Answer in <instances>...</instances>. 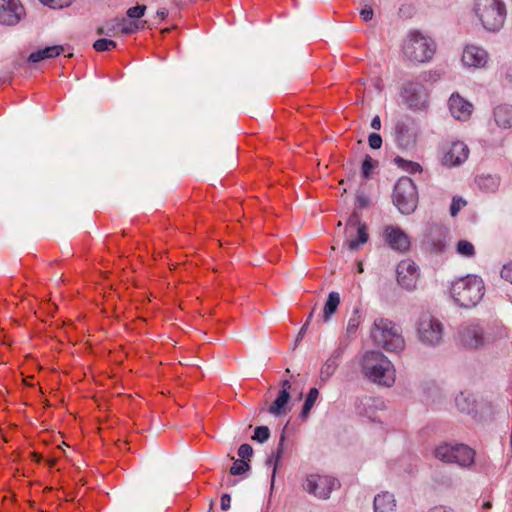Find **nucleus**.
<instances>
[{"instance_id": "52", "label": "nucleus", "mask_w": 512, "mask_h": 512, "mask_svg": "<svg viewBox=\"0 0 512 512\" xmlns=\"http://www.w3.org/2000/svg\"><path fill=\"white\" fill-rule=\"evenodd\" d=\"M357 202L361 207H365L369 203V199L364 195H358L357 196Z\"/></svg>"}, {"instance_id": "36", "label": "nucleus", "mask_w": 512, "mask_h": 512, "mask_svg": "<svg viewBox=\"0 0 512 512\" xmlns=\"http://www.w3.org/2000/svg\"><path fill=\"white\" fill-rule=\"evenodd\" d=\"M250 470V465L248 462L242 459L235 460L233 465L230 468V473L232 475H243Z\"/></svg>"}, {"instance_id": "55", "label": "nucleus", "mask_w": 512, "mask_h": 512, "mask_svg": "<svg viewBox=\"0 0 512 512\" xmlns=\"http://www.w3.org/2000/svg\"><path fill=\"white\" fill-rule=\"evenodd\" d=\"M219 505L221 510H224V493L219 495Z\"/></svg>"}, {"instance_id": "32", "label": "nucleus", "mask_w": 512, "mask_h": 512, "mask_svg": "<svg viewBox=\"0 0 512 512\" xmlns=\"http://www.w3.org/2000/svg\"><path fill=\"white\" fill-rule=\"evenodd\" d=\"M394 162L404 169L405 171H408L410 173H419L422 171V167L419 163L414 161L405 160L404 158L397 156L394 159Z\"/></svg>"}, {"instance_id": "30", "label": "nucleus", "mask_w": 512, "mask_h": 512, "mask_svg": "<svg viewBox=\"0 0 512 512\" xmlns=\"http://www.w3.org/2000/svg\"><path fill=\"white\" fill-rule=\"evenodd\" d=\"M121 19H112L107 21L102 27L97 29V34L106 36H116L120 34Z\"/></svg>"}, {"instance_id": "7", "label": "nucleus", "mask_w": 512, "mask_h": 512, "mask_svg": "<svg viewBox=\"0 0 512 512\" xmlns=\"http://www.w3.org/2000/svg\"><path fill=\"white\" fill-rule=\"evenodd\" d=\"M392 201L398 211L409 215L418 204V192L415 183L409 177H401L394 185Z\"/></svg>"}, {"instance_id": "56", "label": "nucleus", "mask_w": 512, "mask_h": 512, "mask_svg": "<svg viewBox=\"0 0 512 512\" xmlns=\"http://www.w3.org/2000/svg\"><path fill=\"white\" fill-rule=\"evenodd\" d=\"M314 310H315V307L312 309V311L310 312V314L308 315L307 317V320L306 322H308V324L310 323L312 317H313V314H314Z\"/></svg>"}, {"instance_id": "39", "label": "nucleus", "mask_w": 512, "mask_h": 512, "mask_svg": "<svg viewBox=\"0 0 512 512\" xmlns=\"http://www.w3.org/2000/svg\"><path fill=\"white\" fill-rule=\"evenodd\" d=\"M377 161H374L371 156L366 155L363 162H362V176L364 179H368L371 170L376 166Z\"/></svg>"}, {"instance_id": "12", "label": "nucleus", "mask_w": 512, "mask_h": 512, "mask_svg": "<svg viewBox=\"0 0 512 512\" xmlns=\"http://www.w3.org/2000/svg\"><path fill=\"white\" fill-rule=\"evenodd\" d=\"M397 283L404 289L412 291L419 279V268L411 259H404L396 267Z\"/></svg>"}, {"instance_id": "25", "label": "nucleus", "mask_w": 512, "mask_h": 512, "mask_svg": "<svg viewBox=\"0 0 512 512\" xmlns=\"http://www.w3.org/2000/svg\"><path fill=\"white\" fill-rule=\"evenodd\" d=\"M290 400V393L279 392L276 399L269 406L268 412L274 417L286 414L289 411L288 402Z\"/></svg>"}, {"instance_id": "27", "label": "nucleus", "mask_w": 512, "mask_h": 512, "mask_svg": "<svg viewBox=\"0 0 512 512\" xmlns=\"http://www.w3.org/2000/svg\"><path fill=\"white\" fill-rule=\"evenodd\" d=\"M477 186L484 192L493 193L500 185V179L494 175H480L475 179Z\"/></svg>"}, {"instance_id": "35", "label": "nucleus", "mask_w": 512, "mask_h": 512, "mask_svg": "<svg viewBox=\"0 0 512 512\" xmlns=\"http://www.w3.org/2000/svg\"><path fill=\"white\" fill-rule=\"evenodd\" d=\"M116 47L117 43L115 41L106 38L98 39L93 43V48L97 52L110 51Z\"/></svg>"}, {"instance_id": "20", "label": "nucleus", "mask_w": 512, "mask_h": 512, "mask_svg": "<svg viewBox=\"0 0 512 512\" xmlns=\"http://www.w3.org/2000/svg\"><path fill=\"white\" fill-rule=\"evenodd\" d=\"M447 231L444 227L434 225L430 227L427 242L431 251L442 252L446 245Z\"/></svg>"}, {"instance_id": "11", "label": "nucleus", "mask_w": 512, "mask_h": 512, "mask_svg": "<svg viewBox=\"0 0 512 512\" xmlns=\"http://www.w3.org/2000/svg\"><path fill=\"white\" fill-rule=\"evenodd\" d=\"M302 486L307 493L326 500L330 497L331 492L339 486V482L330 476L310 474L305 478Z\"/></svg>"}, {"instance_id": "54", "label": "nucleus", "mask_w": 512, "mask_h": 512, "mask_svg": "<svg viewBox=\"0 0 512 512\" xmlns=\"http://www.w3.org/2000/svg\"><path fill=\"white\" fill-rule=\"evenodd\" d=\"M505 78L512 81V66L508 67L505 71Z\"/></svg>"}, {"instance_id": "48", "label": "nucleus", "mask_w": 512, "mask_h": 512, "mask_svg": "<svg viewBox=\"0 0 512 512\" xmlns=\"http://www.w3.org/2000/svg\"><path fill=\"white\" fill-rule=\"evenodd\" d=\"M371 128L374 130H380L381 129V119L379 115H376L371 120Z\"/></svg>"}, {"instance_id": "1", "label": "nucleus", "mask_w": 512, "mask_h": 512, "mask_svg": "<svg viewBox=\"0 0 512 512\" xmlns=\"http://www.w3.org/2000/svg\"><path fill=\"white\" fill-rule=\"evenodd\" d=\"M361 369L364 376L371 382L384 387H391L396 380V371L392 362L379 350L364 353L361 358Z\"/></svg>"}, {"instance_id": "46", "label": "nucleus", "mask_w": 512, "mask_h": 512, "mask_svg": "<svg viewBox=\"0 0 512 512\" xmlns=\"http://www.w3.org/2000/svg\"><path fill=\"white\" fill-rule=\"evenodd\" d=\"M230 150H231L230 166L232 168H235L237 165V151H238L237 145H235V144L231 145Z\"/></svg>"}, {"instance_id": "31", "label": "nucleus", "mask_w": 512, "mask_h": 512, "mask_svg": "<svg viewBox=\"0 0 512 512\" xmlns=\"http://www.w3.org/2000/svg\"><path fill=\"white\" fill-rule=\"evenodd\" d=\"M146 21H132L127 23L126 19H121L120 34L130 35L145 27Z\"/></svg>"}, {"instance_id": "47", "label": "nucleus", "mask_w": 512, "mask_h": 512, "mask_svg": "<svg viewBox=\"0 0 512 512\" xmlns=\"http://www.w3.org/2000/svg\"><path fill=\"white\" fill-rule=\"evenodd\" d=\"M466 402V399L463 397V395L459 396L456 398V404H457V407L459 408V410L461 412H465V413H470V409L469 408H465L462 403H465Z\"/></svg>"}, {"instance_id": "14", "label": "nucleus", "mask_w": 512, "mask_h": 512, "mask_svg": "<svg viewBox=\"0 0 512 512\" xmlns=\"http://www.w3.org/2000/svg\"><path fill=\"white\" fill-rule=\"evenodd\" d=\"M383 236L385 243L395 251L405 253L410 249V239L399 227L387 226Z\"/></svg>"}, {"instance_id": "41", "label": "nucleus", "mask_w": 512, "mask_h": 512, "mask_svg": "<svg viewBox=\"0 0 512 512\" xmlns=\"http://www.w3.org/2000/svg\"><path fill=\"white\" fill-rule=\"evenodd\" d=\"M44 5L52 8H63L69 6L73 0H39Z\"/></svg>"}, {"instance_id": "59", "label": "nucleus", "mask_w": 512, "mask_h": 512, "mask_svg": "<svg viewBox=\"0 0 512 512\" xmlns=\"http://www.w3.org/2000/svg\"><path fill=\"white\" fill-rule=\"evenodd\" d=\"M491 505L489 502L484 503V507L489 508Z\"/></svg>"}, {"instance_id": "33", "label": "nucleus", "mask_w": 512, "mask_h": 512, "mask_svg": "<svg viewBox=\"0 0 512 512\" xmlns=\"http://www.w3.org/2000/svg\"><path fill=\"white\" fill-rule=\"evenodd\" d=\"M456 251L459 255L467 258L475 254L474 245L467 240H460L456 245Z\"/></svg>"}, {"instance_id": "18", "label": "nucleus", "mask_w": 512, "mask_h": 512, "mask_svg": "<svg viewBox=\"0 0 512 512\" xmlns=\"http://www.w3.org/2000/svg\"><path fill=\"white\" fill-rule=\"evenodd\" d=\"M425 88L417 82H408L403 89V98L410 108H420L425 102Z\"/></svg>"}, {"instance_id": "5", "label": "nucleus", "mask_w": 512, "mask_h": 512, "mask_svg": "<svg viewBox=\"0 0 512 512\" xmlns=\"http://www.w3.org/2000/svg\"><path fill=\"white\" fill-rule=\"evenodd\" d=\"M420 134L418 122L410 116L405 115L393 124V140L400 151L415 150Z\"/></svg>"}, {"instance_id": "9", "label": "nucleus", "mask_w": 512, "mask_h": 512, "mask_svg": "<svg viewBox=\"0 0 512 512\" xmlns=\"http://www.w3.org/2000/svg\"><path fill=\"white\" fill-rule=\"evenodd\" d=\"M442 323L429 313L421 315L417 324V334L421 343L435 347L443 341Z\"/></svg>"}, {"instance_id": "45", "label": "nucleus", "mask_w": 512, "mask_h": 512, "mask_svg": "<svg viewBox=\"0 0 512 512\" xmlns=\"http://www.w3.org/2000/svg\"><path fill=\"white\" fill-rule=\"evenodd\" d=\"M373 15H374V12L372 10V8L370 6H365L361 11H360V16L361 18L365 21V22H368L370 21L372 18H373Z\"/></svg>"}, {"instance_id": "58", "label": "nucleus", "mask_w": 512, "mask_h": 512, "mask_svg": "<svg viewBox=\"0 0 512 512\" xmlns=\"http://www.w3.org/2000/svg\"><path fill=\"white\" fill-rule=\"evenodd\" d=\"M358 271H359V272H363V267H362V264H361V263H359V264H358Z\"/></svg>"}, {"instance_id": "38", "label": "nucleus", "mask_w": 512, "mask_h": 512, "mask_svg": "<svg viewBox=\"0 0 512 512\" xmlns=\"http://www.w3.org/2000/svg\"><path fill=\"white\" fill-rule=\"evenodd\" d=\"M145 11H146V6L138 4L134 7H130L126 11V15L131 19H135V21H139V19L144 16Z\"/></svg>"}, {"instance_id": "42", "label": "nucleus", "mask_w": 512, "mask_h": 512, "mask_svg": "<svg viewBox=\"0 0 512 512\" xmlns=\"http://www.w3.org/2000/svg\"><path fill=\"white\" fill-rule=\"evenodd\" d=\"M465 204L466 202L463 199L454 197L450 205L451 216H456L460 209L465 206Z\"/></svg>"}, {"instance_id": "16", "label": "nucleus", "mask_w": 512, "mask_h": 512, "mask_svg": "<svg viewBox=\"0 0 512 512\" xmlns=\"http://www.w3.org/2000/svg\"><path fill=\"white\" fill-rule=\"evenodd\" d=\"M459 337L461 343L469 348H478L483 344V329L475 323H465L459 328Z\"/></svg>"}, {"instance_id": "51", "label": "nucleus", "mask_w": 512, "mask_h": 512, "mask_svg": "<svg viewBox=\"0 0 512 512\" xmlns=\"http://www.w3.org/2000/svg\"><path fill=\"white\" fill-rule=\"evenodd\" d=\"M307 329H308V322H305L304 325L301 327L298 335H297L296 342L300 341L303 338V336L305 335Z\"/></svg>"}, {"instance_id": "53", "label": "nucleus", "mask_w": 512, "mask_h": 512, "mask_svg": "<svg viewBox=\"0 0 512 512\" xmlns=\"http://www.w3.org/2000/svg\"><path fill=\"white\" fill-rule=\"evenodd\" d=\"M156 15L160 20H164L168 16V10L166 8H160L157 10Z\"/></svg>"}, {"instance_id": "17", "label": "nucleus", "mask_w": 512, "mask_h": 512, "mask_svg": "<svg viewBox=\"0 0 512 512\" xmlns=\"http://www.w3.org/2000/svg\"><path fill=\"white\" fill-rule=\"evenodd\" d=\"M468 156V146L461 141H455L444 150L443 163L450 167L458 166L464 163L468 159Z\"/></svg>"}, {"instance_id": "26", "label": "nucleus", "mask_w": 512, "mask_h": 512, "mask_svg": "<svg viewBox=\"0 0 512 512\" xmlns=\"http://www.w3.org/2000/svg\"><path fill=\"white\" fill-rule=\"evenodd\" d=\"M340 305V294L336 291H332L328 294V298L323 308L322 321L327 323L331 320V317L335 314Z\"/></svg>"}, {"instance_id": "4", "label": "nucleus", "mask_w": 512, "mask_h": 512, "mask_svg": "<svg viewBox=\"0 0 512 512\" xmlns=\"http://www.w3.org/2000/svg\"><path fill=\"white\" fill-rule=\"evenodd\" d=\"M404 55L412 62L424 63L429 61L436 50L435 42L418 30L408 32L403 46Z\"/></svg>"}, {"instance_id": "44", "label": "nucleus", "mask_w": 512, "mask_h": 512, "mask_svg": "<svg viewBox=\"0 0 512 512\" xmlns=\"http://www.w3.org/2000/svg\"><path fill=\"white\" fill-rule=\"evenodd\" d=\"M500 275L504 280L512 284V261L502 267Z\"/></svg>"}, {"instance_id": "24", "label": "nucleus", "mask_w": 512, "mask_h": 512, "mask_svg": "<svg viewBox=\"0 0 512 512\" xmlns=\"http://www.w3.org/2000/svg\"><path fill=\"white\" fill-rule=\"evenodd\" d=\"M343 354L342 348H337L333 351L331 356L326 360L320 370V377L322 380H328L337 370L338 361Z\"/></svg>"}, {"instance_id": "29", "label": "nucleus", "mask_w": 512, "mask_h": 512, "mask_svg": "<svg viewBox=\"0 0 512 512\" xmlns=\"http://www.w3.org/2000/svg\"><path fill=\"white\" fill-rule=\"evenodd\" d=\"M318 396H319V391H318L317 388L313 387V388H311L309 390V392H308V394L306 396L305 402L303 404L302 410L300 412V418L302 420H305L308 417V415H309L312 407L314 406Z\"/></svg>"}, {"instance_id": "21", "label": "nucleus", "mask_w": 512, "mask_h": 512, "mask_svg": "<svg viewBox=\"0 0 512 512\" xmlns=\"http://www.w3.org/2000/svg\"><path fill=\"white\" fill-rule=\"evenodd\" d=\"M374 512H397L394 495L385 491L377 494L373 501Z\"/></svg>"}, {"instance_id": "37", "label": "nucleus", "mask_w": 512, "mask_h": 512, "mask_svg": "<svg viewBox=\"0 0 512 512\" xmlns=\"http://www.w3.org/2000/svg\"><path fill=\"white\" fill-rule=\"evenodd\" d=\"M270 437V430L267 426H258L254 430L253 440L265 443Z\"/></svg>"}, {"instance_id": "40", "label": "nucleus", "mask_w": 512, "mask_h": 512, "mask_svg": "<svg viewBox=\"0 0 512 512\" xmlns=\"http://www.w3.org/2000/svg\"><path fill=\"white\" fill-rule=\"evenodd\" d=\"M368 144L371 149L377 150L382 146V137L378 133H370L368 136Z\"/></svg>"}, {"instance_id": "15", "label": "nucleus", "mask_w": 512, "mask_h": 512, "mask_svg": "<svg viewBox=\"0 0 512 512\" xmlns=\"http://www.w3.org/2000/svg\"><path fill=\"white\" fill-rule=\"evenodd\" d=\"M488 59L487 51L476 45H466L462 53V63L467 68H484Z\"/></svg>"}, {"instance_id": "2", "label": "nucleus", "mask_w": 512, "mask_h": 512, "mask_svg": "<svg viewBox=\"0 0 512 512\" xmlns=\"http://www.w3.org/2000/svg\"><path fill=\"white\" fill-rule=\"evenodd\" d=\"M370 335L374 343L389 352H400L405 348L401 327L387 318H376Z\"/></svg>"}, {"instance_id": "49", "label": "nucleus", "mask_w": 512, "mask_h": 512, "mask_svg": "<svg viewBox=\"0 0 512 512\" xmlns=\"http://www.w3.org/2000/svg\"><path fill=\"white\" fill-rule=\"evenodd\" d=\"M291 383L289 379H283L281 382V390L279 392H287L290 393Z\"/></svg>"}, {"instance_id": "61", "label": "nucleus", "mask_w": 512, "mask_h": 512, "mask_svg": "<svg viewBox=\"0 0 512 512\" xmlns=\"http://www.w3.org/2000/svg\"><path fill=\"white\" fill-rule=\"evenodd\" d=\"M210 510H212V507H211V506L209 507V511H210Z\"/></svg>"}, {"instance_id": "6", "label": "nucleus", "mask_w": 512, "mask_h": 512, "mask_svg": "<svg viewBox=\"0 0 512 512\" xmlns=\"http://www.w3.org/2000/svg\"><path fill=\"white\" fill-rule=\"evenodd\" d=\"M474 11L488 31H498L506 18L505 4L501 0H476Z\"/></svg>"}, {"instance_id": "22", "label": "nucleus", "mask_w": 512, "mask_h": 512, "mask_svg": "<svg viewBox=\"0 0 512 512\" xmlns=\"http://www.w3.org/2000/svg\"><path fill=\"white\" fill-rule=\"evenodd\" d=\"M63 51L64 47L61 45L48 46L32 52L28 57V61L32 63H38L45 59L55 58L59 56Z\"/></svg>"}, {"instance_id": "19", "label": "nucleus", "mask_w": 512, "mask_h": 512, "mask_svg": "<svg viewBox=\"0 0 512 512\" xmlns=\"http://www.w3.org/2000/svg\"><path fill=\"white\" fill-rule=\"evenodd\" d=\"M451 115L457 120H467L473 110V105L459 94H452L448 101Z\"/></svg>"}, {"instance_id": "43", "label": "nucleus", "mask_w": 512, "mask_h": 512, "mask_svg": "<svg viewBox=\"0 0 512 512\" xmlns=\"http://www.w3.org/2000/svg\"><path fill=\"white\" fill-rule=\"evenodd\" d=\"M252 454H253V448L251 447V445H249L247 443L240 445V447L238 449V455H239L240 459L246 461V459L251 457Z\"/></svg>"}, {"instance_id": "50", "label": "nucleus", "mask_w": 512, "mask_h": 512, "mask_svg": "<svg viewBox=\"0 0 512 512\" xmlns=\"http://www.w3.org/2000/svg\"><path fill=\"white\" fill-rule=\"evenodd\" d=\"M428 512H454V510L449 507L440 505L431 508Z\"/></svg>"}, {"instance_id": "60", "label": "nucleus", "mask_w": 512, "mask_h": 512, "mask_svg": "<svg viewBox=\"0 0 512 512\" xmlns=\"http://www.w3.org/2000/svg\"><path fill=\"white\" fill-rule=\"evenodd\" d=\"M287 374L290 373V369L287 368L286 371H285Z\"/></svg>"}, {"instance_id": "57", "label": "nucleus", "mask_w": 512, "mask_h": 512, "mask_svg": "<svg viewBox=\"0 0 512 512\" xmlns=\"http://www.w3.org/2000/svg\"><path fill=\"white\" fill-rule=\"evenodd\" d=\"M226 510L229 508L230 496L226 494Z\"/></svg>"}, {"instance_id": "23", "label": "nucleus", "mask_w": 512, "mask_h": 512, "mask_svg": "<svg viewBox=\"0 0 512 512\" xmlns=\"http://www.w3.org/2000/svg\"><path fill=\"white\" fill-rule=\"evenodd\" d=\"M494 120L500 128H512V106L506 104L497 106L494 109Z\"/></svg>"}, {"instance_id": "10", "label": "nucleus", "mask_w": 512, "mask_h": 512, "mask_svg": "<svg viewBox=\"0 0 512 512\" xmlns=\"http://www.w3.org/2000/svg\"><path fill=\"white\" fill-rule=\"evenodd\" d=\"M344 234L346 238L344 245L351 251H357L369 238L367 226L361 222L356 212L352 213L347 220Z\"/></svg>"}, {"instance_id": "28", "label": "nucleus", "mask_w": 512, "mask_h": 512, "mask_svg": "<svg viewBox=\"0 0 512 512\" xmlns=\"http://www.w3.org/2000/svg\"><path fill=\"white\" fill-rule=\"evenodd\" d=\"M285 440H286V426L283 428V430L280 434V439H279V443H278L276 451L273 452L272 455L267 459V465H273L272 483L274 482V479H275L278 462H279L281 455L284 451Z\"/></svg>"}, {"instance_id": "8", "label": "nucleus", "mask_w": 512, "mask_h": 512, "mask_svg": "<svg viewBox=\"0 0 512 512\" xmlns=\"http://www.w3.org/2000/svg\"><path fill=\"white\" fill-rule=\"evenodd\" d=\"M475 451L466 444L439 445L435 450V457L446 463H455L463 468H470L475 461Z\"/></svg>"}, {"instance_id": "34", "label": "nucleus", "mask_w": 512, "mask_h": 512, "mask_svg": "<svg viewBox=\"0 0 512 512\" xmlns=\"http://www.w3.org/2000/svg\"><path fill=\"white\" fill-rule=\"evenodd\" d=\"M361 323V316L359 314V310H354L352 316L348 320L347 327H346V333L347 335H354Z\"/></svg>"}, {"instance_id": "13", "label": "nucleus", "mask_w": 512, "mask_h": 512, "mask_svg": "<svg viewBox=\"0 0 512 512\" xmlns=\"http://www.w3.org/2000/svg\"><path fill=\"white\" fill-rule=\"evenodd\" d=\"M20 0H0V24L14 26L25 16Z\"/></svg>"}, {"instance_id": "3", "label": "nucleus", "mask_w": 512, "mask_h": 512, "mask_svg": "<svg viewBox=\"0 0 512 512\" xmlns=\"http://www.w3.org/2000/svg\"><path fill=\"white\" fill-rule=\"evenodd\" d=\"M484 292V282L477 275L468 274L453 282L451 286L454 301L463 308L475 307L483 298Z\"/></svg>"}]
</instances>
